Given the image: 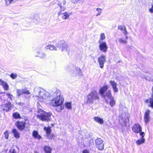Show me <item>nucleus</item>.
<instances>
[{"instance_id": "nucleus-23", "label": "nucleus", "mask_w": 153, "mask_h": 153, "mask_svg": "<svg viewBox=\"0 0 153 153\" xmlns=\"http://www.w3.org/2000/svg\"><path fill=\"white\" fill-rule=\"evenodd\" d=\"M12 133L16 138H19L20 137V134L16 129L15 128L13 129L12 130Z\"/></svg>"}, {"instance_id": "nucleus-49", "label": "nucleus", "mask_w": 153, "mask_h": 153, "mask_svg": "<svg viewBox=\"0 0 153 153\" xmlns=\"http://www.w3.org/2000/svg\"><path fill=\"white\" fill-rule=\"evenodd\" d=\"M35 153H38V152H35Z\"/></svg>"}, {"instance_id": "nucleus-35", "label": "nucleus", "mask_w": 153, "mask_h": 153, "mask_svg": "<svg viewBox=\"0 0 153 153\" xmlns=\"http://www.w3.org/2000/svg\"><path fill=\"white\" fill-rule=\"evenodd\" d=\"M118 41L120 43H122L123 44H126L127 43V41L126 40H124L122 38H120L118 39Z\"/></svg>"}, {"instance_id": "nucleus-31", "label": "nucleus", "mask_w": 153, "mask_h": 153, "mask_svg": "<svg viewBox=\"0 0 153 153\" xmlns=\"http://www.w3.org/2000/svg\"><path fill=\"white\" fill-rule=\"evenodd\" d=\"M105 38V35L104 33H102L101 34L100 36V38L99 41V42H102L103 40H104Z\"/></svg>"}, {"instance_id": "nucleus-8", "label": "nucleus", "mask_w": 153, "mask_h": 153, "mask_svg": "<svg viewBox=\"0 0 153 153\" xmlns=\"http://www.w3.org/2000/svg\"><path fill=\"white\" fill-rule=\"evenodd\" d=\"M17 93L18 97L20 96L21 95L26 94L27 95L30 94V92L29 90L26 88L22 89H17Z\"/></svg>"}, {"instance_id": "nucleus-46", "label": "nucleus", "mask_w": 153, "mask_h": 153, "mask_svg": "<svg viewBox=\"0 0 153 153\" xmlns=\"http://www.w3.org/2000/svg\"><path fill=\"white\" fill-rule=\"evenodd\" d=\"M66 2L64 0L62 1V4H63V5H65L66 4Z\"/></svg>"}, {"instance_id": "nucleus-27", "label": "nucleus", "mask_w": 153, "mask_h": 153, "mask_svg": "<svg viewBox=\"0 0 153 153\" xmlns=\"http://www.w3.org/2000/svg\"><path fill=\"white\" fill-rule=\"evenodd\" d=\"M145 139H140L137 140L136 142V144L138 145H140L145 143Z\"/></svg>"}, {"instance_id": "nucleus-14", "label": "nucleus", "mask_w": 153, "mask_h": 153, "mask_svg": "<svg viewBox=\"0 0 153 153\" xmlns=\"http://www.w3.org/2000/svg\"><path fill=\"white\" fill-rule=\"evenodd\" d=\"M150 111L149 110H147L144 114V120L146 124L148 123L150 120Z\"/></svg>"}, {"instance_id": "nucleus-16", "label": "nucleus", "mask_w": 153, "mask_h": 153, "mask_svg": "<svg viewBox=\"0 0 153 153\" xmlns=\"http://www.w3.org/2000/svg\"><path fill=\"white\" fill-rule=\"evenodd\" d=\"M108 88V87L107 85H105L101 87L99 90V94L102 96L106 92V91Z\"/></svg>"}, {"instance_id": "nucleus-29", "label": "nucleus", "mask_w": 153, "mask_h": 153, "mask_svg": "<svg viewBox=\"0 0 153 153\" xmlns=\"http://www.w3.org/2000/svg\"><path fill=\"white\" fill-rule=\"evenodd\" d=\"M16 0H5V4L6 5L8 6L10 4L16 2Z\"/></svg>"}, {"instance_id": "nucleus-18", "label": "nucleus", "mask_w": 153, "mask_h": 153, "mask_svg": "<svg viewBox=\"0 0 153 153\" xmlns=\"http://www.w3.org/2000/svg\"><path fill=\"white\" fill-rule=\"evenodd\" d=\"M102 96L105 98L106 102H107V99H109L113 97L111 94V92L110 90H108L107 92H105Z\"/></svg>"}, {"instance_id": "nucleus-32", "label": "nucleus", "mask_w": 153, "mask_h": 153, "mask_svg": "<svg viewBox=\"0 0 153 153\" xmlns=\"http://www.w3.org/2000/svg\"><path fill=\"white\" fill-rule=\"evenodd\" d=\"M149 106L153 108V97H151L149 98Z\"/></svg>"}, {"instance_id": "nucleus-26", "label": "nucleus", "mask_w": 153, "mask_h": 153, "mask_svg": "<svg viewBox=\"0 0 153 153\" xmlns=\"http://www.w3.org/2000/svg\"><path fill=\"white\" fill-rule=\"evenodd\" d=\"M36 53L37 55H36V56H39L40 58L42 59L46 57V56L45 54L43 53L40 52V51H38Z\"/></svg>"}, {"instance_id": "nucleus-42", "label": "nucleus", "mask_w": 153, "mask_h": 153, "mask_svg": "<svg viewBox=\"0 0 153 153\" xmlns=\"http://www.w3.org/2000/svg\"><path fill=\"white\" fill-rule=\"evenodd\" d=\"M72 3L74 4H76L80 0H70Z\"/></svg>"}, {"instance_id": "nucleus-40", "label": "nucleus", "mask_w": 153, "mask_h": 153, "mask_svg": "<svg viewBox=\"0 0 153 153\" xmlns=\"http://www.w3.org/2000/svg\"><path fill=\"white\" fill-rule=\"evenodd\" d=\"M9 152L10 153H16V150L13 148H11L9 151Z\"/></svg>"}, {"instance_id": "nucleus-12", "label": "nucleus", "mask_w": 153, "mask_h": 153, "mask_svg": "<svg viewBox=\"0 0 153 153\" xmlns=\"http://www.w3.org/2000/svg\"><path fill=\"white\" fill-rule=\"evenodd\" d=\"M44 129L46 132L47 134L46 137L47 138L51 139L53 137L54 135L53 134H51V131L50 127H45L44 128Z\"/></svg>"}, {"instance_id": "nucleus-28", "label": "nucleus", "mask_w": 153, "mask_h": 153, "mask_svg": "<svg viewBox=\"0 0 153 153\" xmlns=\"http://www.w3.org/2000/svg\"><path fill=\"white\" fill-rule=\"evenodd\" d=\"M109 99L110 100V101L109 102V104L110 105L111 107L113 106L116 104L115 100L114 99L113 97Z\"/></svg>"}, {"instance_id": "nucleus-1", "label": "nucleus", "mask_w": 153, "mask_h": 153, "mask_svg": "<svg viewBox=\"0 0 153 153\" xmlns=\"http://www.w3.org/2000/svg\"><path fill=\"white\" fill-rule=\"evenodd\" d=\"M34 91L35 95L34 97H37L38 100L47 102L50 98V94L46 91L38 87L34 88Z\"/></svg>"}, {"instance_id": "nucleus-48", "label": "nucleus", "mask_w": 153, "mask_h": 153, "mask_svg": "<svg viewBox=\"0 0 153 153\" xmlns=\"http://www.w3.org/2000/svg\"><path fill=\"white\" fill-rule=\"evenodd\" d=\"M146 102V103H148V102H149V99L148 100V99H147V100H146V101H145Z\"/></svg>"}, {"instance_id": "nucleus-30", "label": "nucleus", "mask_w": 153, "mask_h": 153, "mask_svg": "<svg viewBox=\"0 0 153 153\" xmlns=\"http://www.w3.org/2000/svg\"><path fill=\"white\" fill-rule=\"evenodd\" d=\"M13 117L15 119L20 118V114L19 113L17 112L13 113Z\"/></svg>"}, {"instance_id": "nucleus-24", "label": "nucleus", "mask_w": 153, "mask_h": 153, "mask_svg": "<svg viewBox=\"0 0 153 153\" xmlns=\"http://www.w3.org/2000/svg\"><path fill=\"white\" fill-rule=\"evenodd\" d=\"M32 136L35 138L38 139H40L42 138V137L39 134L38 131H33Z\"/></svg>"}, {"instance_id": "nucleus-38", "label": "nucleus", "mask_w": 153, "mask_h": 153, "mask_svg": "<svg viewBox=\"0 0 153 153\" xmlns=\"http://www.w3.org/2000/svg\"><path fill=\"white\" fill-rule=\"evenodd\" d=\"M4 137L6 139H7L9 137V132L8 131H5L4 133Z\"/></svg>"}, {"instance_id": "nucleus-22", "label": "nucleus", "mask_w": 153, "mask_h": 153, "mask_svg": "<svg viewBox=\"0 0 153 153\" xmlns=\"http://www.w3.org/2000/svg\"><path fill=\"white\" fill-rule=\"evenodd\" d=\"M4 106L3 110L6 111H8L10 109L12 105L11 103L8 102L7 103L4 104Z\"/></svg>"}, {"instance_id": "nucleus-20", "label": "nucleus", "mask_w": 153, "mask_h": 153, "mask_svg": "<svg viewBox=\"0 0 153 153\" xmlns=\"http://www.w3.org/2000/svg\"><path fill=\"white\" fill-rule=\"evenodd\" d=\"M94 120L97 123L100 124H102L104 123V121L103 119L98 116L94 117Z\"/></svg>"}, {"instance_id": "nucleus-9", "label": "nucleus", "mask_w": 153, "mask_h": 153, "mask_svg": "<svg viewBox=\"0 0 153 153\" xmlns=\"http://www.w3.org/2000/svg\"><path fill=\"white\" fill-rule=\"evenodd\" d=\"M73 75L75 76H82V72L79 68H74L71 72Z\"/></svg>"}, {"instance_id": "nucleus-17", "label": "nucleus", "mask_w": 153, "mask_h": 153, "mask_svg": "<svg viewBox=\"0 0 153 153\" xmlns=\"http://www.w3.org/2000/svg\"><path fill=\"white\" fill-rule=\"evenodd\" d=\"M109 83L111 84L113 88L114 91L116 93L118 91V89L117 87V83L115 81L110 80L109 81Z\"/></svg>"}, {"instance_id": "nucleus-21", "label": "nucleus", "mask_w": 153, "mask_h": 153, "mask_svg": "<svg viewBox=\"0 0 153 153\" xmlns=\"http://www.w3.org/2000/svg\"><path fill=\"white\" fill-rule=\"evenodd\" d=\"M0 85L3 86L5 90H8L9 89V86L7 83L1 79H0Z\"/></svg>"}, {"instance_id": "nucleus-39", "label": "nucleus", "mask_w": 153, "mask_h": 153, "mask_svg": "<svg viewBox=\"0 0 153 153\" xmlns=\"http://www.w3.org/2000/svg\"><path fill=\"white\" fill-rule=\"evenodd\" d=\"M140 133V135L141 137V139H145L144 137L145 134L143 132L141 131Z\"/></svg>"}, {"instance_id": "nucleus-44", "label": "nucleus", "mask_w": 153, "mask_h": 153, "mask_svg": "<svg viewBox=\"0 0 153 153\" xmlns=\"http://www.w3.org/2000/svg\"><path fill=\"white\" fill-rule=\"evenodd\" d=\"M82 153H89V151L87 149H85L82 151Z\"/></svg>"}, {"instance_id": "nucleus-2", "label": "nucleus", "mask_w": 153, "mask_h": 153, "mask_svg": "<svg viewBox=\"0 0 153 153\" xmlns=\"http://www.w3.org/2000/svg\"><path fill=\"white\" fill-rule=\"evenodd\" d=\"M56 97H54L51 101L50 104L54 107L61 106L63 104L64 99L61 95V92L59 89H56L54 94Z\"/></svg>"}, {"instance_id": "nucleus-13", "label": "nucleus", "mask_w": 153, "mask_h": 153, "mask_svg": "<svg viewBox=\"0 0 153 153\" xmlns=\"http://www.w3.org/2000/svg\"><path fill=\"white\" fill-rule=\"evenodd\" d=\"M132 130L136 133H139L142 131V128L138 124H135L133 126Z\"/></svg>"}, {"instance_id": "nucleus-45", "label": "nucleus", "mask_w": 153, "mask_h": 153, "mask_svg": "<svg viewBox=\"0 0 153 153\" xmlns=\"http://www.w3.org/2000/svg\"><path fill=\"white\" fill-rule=\"evenodd\" d=\"M16 104L18 105H19L21 106H22L24 105V103H23L21 102H17V103H16Z\"/></svg>"}, {"instance_id": "nucleus-4", "label": "nucleus", "mask_w": 153, "mask_h": 153, "mask_svg": "<svg viewBox=\"0 0 153 153\" xmlns=\"http://www.w3.org/2000/svg\"><path fill=\"white\" fill-rule=\"evenodd\" d=\"M61 48L62 51H68L69 49L68 46L65 43H61V42H59L56 44V46H55L52 45H48L46 47V48L49 49L51 51H57L59 49Z\"/></svg>"}, {"instance_id": "nucleus-47", "label": "nucleus", "mask_w": 153, "mask_h": 153, "mask_svg": "<svg viewBox=\"0 0 153 153\" xmlns=\"http://www.w3.org/2000/svg\"><path fill=\"white\" fill-rule=\"evenodd\" d=\"M152 93L151 95V97H153V87H152Z\"/></svg>"}, {"instance_id": "nucleus-34", "label": "nucleus", "mask_w": 153, "mask_h": 153, "mask_svg": "<svg viewBox=\"0 0 153 153\" xmlns=\"http://www.w3.org/2000/svg\"><path fill=\"white\" fill-rule=\"evenodd\" d=\"M96 10L98 12V13L96 15V16H97L100 15L102 13V9L101 8H97Z\"/></svg>"}, {"instance_id": "nucleus-50", "label": "nucleus", "mask_w": 153, "mask_h": 153, "mask_svg": "<svg viewBox=\"0 0 153 153\" xmlns=\"http://www.w3.org/2000/svg\"><path fill=\"white\" fill-rule=\"evenodd\" d=\"M152 1H153V0H152Z\"/></svg>"}, {"instance_id": "nucleus-5", "label": "nucleus", "mask_w": 153, "mask_h": 153, "mask_svg": "<svg viewBox=\"0 0 153 153\" xmlns=\"http://www.w3.org/2000/svg\"><path fill=\"white\" fill-rule=\"evenodd\" d=\"M38 112L40 114L37 115V117L43 121H48L50 120L51 113L46 112L43 110L39 109Z\"/></svg>"}, {"instance_id": "nucleus-43", "label": "nucleus", "mask_w": 153, "mask_h": 153, "mask_svg": "<svg viewBox=\"0 0 153 153\" xmlns=\"http://www.w3.org/2000/svg\"><path fill=\"white\" fill-rule=\"evenodd\" d=\"M149 11L152 13H153V4L152 5V7L149 10Z\"/></svg>"}, {"instance_id": "nucleus-25", "label": "nucleus", "mask_w": 153, "mask_h": 153, "mask_svg": "<svg viewBox=\"0 0 153 153\" xmlns=\"http://www.w3.org/2000/svg\"><path fill=\"white\" fill-rule=\"evenodd\" d=\"M45 153H51L52 149L49 146H45L44 147Z\"/></svg>"}, {"instance_id": "nucleus-33", "label": "nucleus", "mask_w": 153, "mask_h": 153, "mask_svg": "<svg viewBox=\"0 0 153 153\" xmlns=\"http://www.w3.org/2000/svg\"><path fill=\"white\" fill-rule=\"evenodd\" d=\"M66 107L68 109H70L72 108L71 103L69 102H67L65 104Z\"/></svg>"}, {"instance_id": "nucleus-6", "label": "nucleus", "mask_w": 153, "mask_h": 153, "mask_svg": "<svg viewBox=\"0 0 153 153\" xmlns=\"http://www.w3.org/2000/svg\"><path fill=\"white\" fill-rule=\"evenodd\" d=\"M72 13L71 12L66 11L62 13L61 11H59L58 13V16L61 15L62 19L63 20H66L69 19L70 16L72 15Z\"/></svg>"}, {"instance_id": "nucleus-37", "label": "nucleus", "mask_w": 153, "mask_h": 153, "mask_svg": "<svg viewBox=\"0 0 153 153\" xmlns=\"http://www.w3.org/2000/svg\"><path fill=\"white\" fill-rule=\"evenodd\" d=\"M59 6V7L60 8V10L61 11V12H62V11H64L65 10V7L64 6H62V4H58Z\"/></svg>"}, {"instance_id": "nucleus-36", "label": "nucleus", "mask_w": 153, "mask_h": 153, "mask_svg": "<svg viewBox=\"0 0 153 153\" xmlns=\"http://www.w3.org/2000/svg\"><path fill=\"white\" fill-rule=\"evenodd\" d=\"M17 76V75L16 74L12 73L10 75V77L13 79L16 78Z\"/></svg>"}, {"instance_id": "nucleus-3", "label": "nucleus", "mask_w": 153, "mask_h": 153, "mask_svg": "<svg viewBox=\"0 0 153 153\" xmlns=\"http://www.w3.org/2000/svg\"><path fill=\"white\" fill-rule=\"evenodd\" d=\"M100 97L97 92L96 90L91 91L87 96L85 103L87 104H92L96 100H99Z\"/></svg>"}, {"instance_id": "nucleus-7", "label": "nucleus", "mask_w": 153, "mask_h": 153, "mask_svg": "<svg viewBox=\"0 0 153 153\" xmlns=\"http://www.w3.org/2000/svg\"><path fill=\"white\" fill-rule=\"evenodd\" d=\"M95 146L99 150H102L104 148V145L103 141L101 138H98L95 140Z\"/></svg>"}, {"instance_id": "nucleus-19", "label": "nucleus", "mask_w": 153, "mask_h": 153, "mask_svg": "<svg viewBox=\"0 0 153 153\" xmlns=\"http://www.w3.org/2000/svg\"><path fill=\"white\" fill-rule=\"evenodd\" d=\"M118 28L122 31L123 32V33L126 36V39H128V37L127 36L128 33L126 30V28L125 26L124 25H120L118 26Z\"/></svg>"}, {"instance_id": "nucleus-41", "label": "nucleus", "mask_w": 153, "mask_h": 153, "mask_svg": "<svg viewBox=\"0 0 153 153\" xmlns=\"http://www.w3.org/2000/svg\"><path fill=\"white\" fill-rule=\"evenodd\" d=\"M6 94H7V96L8 97V98H9L10 99V100H12V97H13V95L12 94H9L8 93H6Z\"/></svg>"}, {"instance_id": "nucleus-15", "label": "nucleus", "mask_w": 153, "mask_h": 153, "mask_svg": "<svg viewBox=\"0 0 153 153\" xmlns=\"http://www.w3.org/2000/svg\"><path fill=\"white\" fill-rule=\"evenodd\" d=\"M25 122L18 121L16 123V125L19 130H22L25 127Z\"/></svg>"}, {"instance_id": "nucleus-10", "label": "nucleus", "mask_w": 153, "mask_h": 153, "mask_svg": "<svg viewBox=\"0 0 153 153\" xmlns=\"http://www.w3.org/2000/svg\"><path fill=\"white\" fill-rule=\"evenodd\" d=\"M99 48L100 50L103 52H105L107 51L108 47L106 43L105 42H99Z\"/></svg>"}, {"instance_id": "nucleus-11", "label": "nucleus", "mask_w": 153, "mask_h": 153, "mask_svg": "<svg viewBox=\"0 0 153 153\" xmlns=\"http://www.w3.org/2000/svg\"><path fill=\"white\" fill-rule=\"evenodd\" d=\"M98 61L99 63L100 68H102L104 67V63L106 62L105 56L103 55H101L98 58Z\"/></svg>"}]
</instances>
